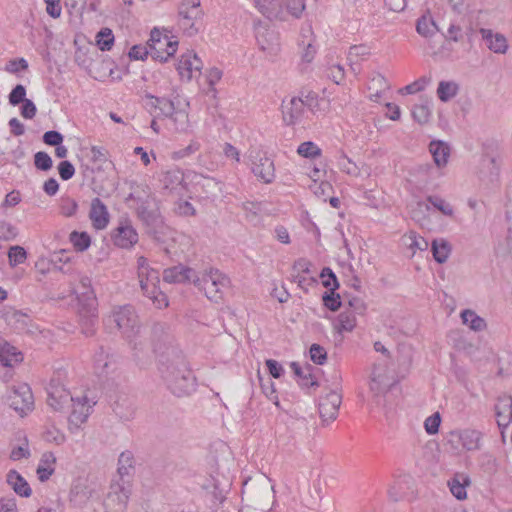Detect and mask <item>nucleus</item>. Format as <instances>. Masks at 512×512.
Segmentation results:
<instances>
[{"instance_id": "f257e3e1", "label": "nucleus", "mask_w": 512, "mask_h": 512, "mask_svg": "<svg viewBox=\"0 0 512 512\" xmlns=\"http://www.w3.org/2000/svg\"><path fill=\"white\" fill-rule=\"evenodd\" d=\"M158 369L167 388L177 397L195 390L196 378L188 368L185 357L177 348L168 346L159 355Z\"/></svg>"}, {"instance_id": "f03ea898", "label": "nucleus", "mask_w": 512, "mask_h": 512, "mask_svg": "<svg viewBox=\"0 0 512 512\" xmlns=\"http://www.w3.org/2000/svg\"><path fill=\"white\" fill-rule=\"evenodd\" d=\"M138 202L137 214L145 226L149 237L157 242H163L167 226L164 224L158 208H152L149 199L136 198Z\"/></svg>"}, {"instance_id": "7ed1b4c3", "label": "nucleus", "mask_w": 512, "mask_h": 512, "mask_svg": "<svg viewBox=\"0 0 512 512\" xmlns=\"http://www.w3.org/2000/svg\"><path fill=\"white\" fill-rule=\"evenodd\" d=\"M110 320L113 321L124 338L133 346V349L137 348V344L133 343V339L140 332V325L138 315L135 309L131 305L120 306L113 310Z\"/></svg>"}, {"instance_id": "20e7f679", "label": "nucleus", "mask_w": 512, "mask_h": 512, "mask_svg": "<svg viewBox=\"0 0 512 512\" xmlns=\"http://www.w3.org/2000/svg\"><path fill=\"white\" fill-rule=\"evenodd\" d=\"M203 12L200 0H182L178 7V25L189 37L196 35L201 28Z\"/></svg>"}, {"instance_id": "39448f33", "label": "nucleus", "mask_w": 512, "mask_h": 512, "mask_svg": "<svg viewBox=\"0 0 512 512\" xmlns=\"http://www.w3.org/2000/svg\"><path fill=\"white\" fill-rule=\"evenodd\" d=\"M229 282V279L217 269H211L209 272L203 273L201 277L197 276L193 279L194 285L203 290L206 297L215 303L222 300V289L227 287Z\"/></svg>"}, {"instance_id": "423d86ee", "label": "nucleus", "mask_w": 512, "mask_h": 512, "mask_svg": "<svg viewBox=\"0 0 512 512\" xmlns=\"http://www.w3.org/2000/svg\"><path fill=\"white\" fill-rule=\"evenodd\" d=\"M5 400L7 404L21 416L31 411L34 405L32 391L25 383L9 387L6 392Z\"/></svg>"}, {"instance_id": "0eeeda50", "label": "nucleus", "mask_w": 512, "mask_h": 512, "mask_svg": "<svg viewBox=\"0 0 512 512\" xmlns=\"http://www.w3.org/2000/svg\"><path fill=\"white\" fill-rule=\"evenodd\" d=\"M342 403V396L336 390H331L319 403V415L323 423L334 421Z\"/></svg>"}, {"instance_id": "6e6552de", "label": "nucleus", "mask_w": 512, "mask_h": 512, "mask_svg": "<svg viewBox=\"0 0 512 512\" xmlns=\"http://www.w3.org/2000/svg\"><path fill=\"white\" fill-rule=\"evenodd\" d=\"M252 159V172L256 177L261 179L264 183H271L275 178L274 162L265 154L256 152L255 155L251 154Z\"/></svg>"}, {"instance_id": "1a4fd4ad", "label": "nucleus", "mask_w": 512, "mask_h": 512, "mask_svg": "<svg viewBox=\"0 0 512 512\" xmlns=\"http://www.w3.org/2000/svg\"><path fill=\"white\" fill-rule=\"evenodd\" d=\"M116 246L124 249L133 247L138 242V233L129 220L121 221L112 234Z\"/></svg>"}, {"instance_id": "9d476101", "label": "nucleus", "mask_w": 512, "mask_h": 512, "mask_svg": "<svg viewBox=\"0 0 512 512\" xmlns=\"http://www.w3.org/2000/svg\"><path fill=\"white\" fill-rule=\"evenodd\" d=\"M47 393V403L55 411L62 412L66 408H69L75 401L68 390L61 386L54 385L53 381L50 383Z\"/></svg>"}, {"instance_id": "9b49d317", "label": "nucleus", "mask_w": 512, "mask_h": 512, "mask_svg": "<svg viewBox=\"0 0 512 512\" xmlns=\"http://www.w3.org/2000/svg\"><path fill=\"white\" fill-rule=\"evenodd\" d=\"M78 300V308L94 309L97 306V298L91 285V279L87 276L80 278L79 283L74 288Z\"/></svg>"}, {"instance_id": "f8f14e48", "label": "nucleus", "mask_w": 512, "mask_h": 512, "mask_svg": "<svg viewBox=\"0 0 512 512\" xmlns=\"http://www.w3.org/2000/svg\"><path fill=\"white\" fill-rule=\"evenodd\" d=\"M257 43L261 51L269 57H275L280 51L279 36L273 29H264L258 31L256 35Z\"/></svg>"}, {"instance_id": "ddd939ff", "label": "nucleus", "mask_w": 512, "mask_h": 512, "mask_svg": "<svg viewBox=\"0 0 512 512\" xmlns=\"http://www.w3.org/2000/svg\"><path fill=\"white\" fill-rule=\"evenodd\" d=\"M117 357L104 347H100L94 355V368L98 375H108L116 369Z\"/></svg>"}, {"instance_id": "4468645a", "label": "nucleus", "mask_w": 512, "mask_h": 512, "mask_svg": "<svg viewBox=\"0 0 512 512\" xmlns=\"http://www.w3.org/2000/svg\"><path fill=\"white\" fill-rule=\"evenodd\" d=\"M453 436H456L462 447L467 451H477L482 446V432L476 429H463L452 432Z\"/></svg>"}, {"instance_id": "2eb2a0df", "label": "nucleus", "mask_w": 512, "mask_h": 512, "mask_svg": "<svg viewBox=\"0 0 512 512\" xmlns=\"http://www.w3.org/2000/svg\"><path fill=\"white\" fill-rule=\"evenodd\" d=\"M305 102L299 97H292L282 103L283 120L287 125L295 124L302 116Z\"/></svg>"}, {"instance_id": "dca6fc26", "label": "nucleus", "mask_w": 512, "mask_h": 512, "mask_svg": "<svg viewBox=\"0 0 512 512\" xmlns=\"http://www.w3.org/2000/svg\"><path fill=\"white\" fill-rule=\"evenodd\" d=\"M197 277L196 272L182 264L167 268L163 272V279L167 283H185Z\"/></svg>"}, {"instance_id": "f3484780", "label": "nucleus", "mask_w": 512, "mask_h": 512, "mask_svg": "<svg viewBox=\"0 0 512 512\" xmlns=\"http://www.w3.org/2000/svg\"><path fill=\"white\" fill-rule=\"evenodd\" d=\"M89 218L92 221L94 228L102 230L107 227L109 223V213L106 205L100 198H94L91 202Z\"/></svg>"}, {"instance_id": "a211bd4d", "label": "nucleus", "mask_w": 512, "mask_h": 512, "mask_svg": "<svg viewBox=\"0 0 512 512\" xmlns=\"http://www.w3.org/2000/svg\"><path fill=\"white\" fill-rule=\"evenodd\" d=\"M79 324L81 332L86 337H91L96 332V326L98 322L97 306L91 310L87 308H78Z\"/></svg>"}, {"instance_id": "6ab92c4d", "label": "nucleus", "mask_w": 512, "mask_h": 512, "mask_svg": "<svg viewBox=\"0 0 512 512\" xmlns=\"http://www.w3.org/2000/svg\"><path fill=\"white\" fill-rule=\"evenodd\" d=\"M291 369L297 377V382L301 388H311L315 386H319L316 378L313 376L312 372L314 367L310 364H306L305 367H301L298 362H291Z\"/></svg>"}, {"instance_id": "aec40b11", "label": "nucleus", "mask_w": 512, "mask_h": 512, "mask_svg": "<svg viewBox=\"0 0 512 512\" xmlns=\"http://www.w3.org/2000/svg\"><path fill=\"white\" fill-rule=\"evenodd\" d=\"M113 412L119 419L130 421L135 415L134 401L127 395H119L112 405Z\"/></svg>"}, {"instance_id": "412c9836", "label": "nucleus", "mask_w": 512, "mask_h": 512, "mask_svg": "<svg viewBox=\"0 0 512 512\" xmlns=\"http://www.w3.org/2000/svg\"><path fill=\"white\" fill-rule=\"evenodd\" d=\"M480 33L487 47L494 53L504 54L508 49L507 40L504 35L493 33L490 29L481 28Z\"/></svg>"}, {"instance_id": "4be33fe9", "label": "nucleus", "mask_w": 512, "mask_h": 512, "mask_svg": "<svg viewBox=\"0 0 512 512\" xmlns=\"http://www.w3.org/2000/svg\"><path fill=\"white\" fill-rule=\"evenodd\" d=\"M7 484L20 497L28 498L32 494V489L25 478L16 470H10L6 475Z\"/></svg>"}, {"instance_id": "5701e85b", "label": "nucleus", "mask_w": 512, "mask_h": 512, "mask_svg": "<svg viewBox=\"0 0 512 512\" xmlns=\"http://www.w3.org/2000/svg\"><path fill=\"white\" fill-rule=\"evenodd\" d=\"M86 404L87 398L84 396L77 398L71 405L73 409L69 416V423L77 428L86 422L87 418L89 417L91 407L87 406Z\"/></svg>"}, {"instance_id": "b1692460", "label": "nucleus", "mask_w": 512, "mask_h": 512, "mask_svg": "<svg viewBox=\"0 0 512 512\" xmlns=\"http://www.w3.org/2000/svg\"><path fill=\"white\" fill-rule=\"evenodd\" d=\"M471 480L468 475L463 473H456L449 481L448 486L451 493L457 500H464L467 498L466 487L469 486Z\"/></svg>"}, {"instance_id": "393cba45", "label": "nucleus", "mask_w": 512, "mask_h": 512, "mask_svg": "<svg viewBox=\"0 0 512 512\" xmlns=\"http://www.w3.org/2000/svg\"><path fill=\"white\" fill-rule=\"evenodd\" d=\"M55 462H56V458L54 457L53 453L47 452L42 455V457L40 459V463L36 470L38 479L41 482L47 481L50 478V476L54 473Z\"/></svg>"}, {"instance_id": "a878e982", "label": "nucleus", "mask_w": 512, "mask_h": 512, "mask_svg": "<svg viewBox=\"0 0 512 512\" xmlns=\"http://www.w3.org/2000/svg\"><path fill=\"white\" fill-rule=\"evenodd\" d=\"M430 153L438 167L445 166L450 155V147L443 141H432L429 145Z\"/></svg>"}, {"instance_id": "bb28decb", "label": "nucleus", "mask_w": 512, "mask_h": 512, "mask_svg": "<svg viewBox=\"0 0 512 512\" xmlns=\"http://www.w3.org/2000/svg\"><path fill=\"white\" fill-rule=\"evenodd\" d=\"M431 252L437 263H445L451 253V245L445 239H434L431 243Z\"/></svg>"}, {"instance_id": "cd10ccee", "label": "nucleus", "mask_w": 512, "mask_h": 512, "mask_svg": "<svg viewBox=\"0 0 512 512\" xmlns=\"http://www.w3.org/2000/svg\"><path fill=\"white\" fill-rule=\"evenodd\" d=\"M355 326L356 317L348 310L341 312L334 323V327L339 333L351 332Z\"/></svg>"}, {"instance_id": "c85d7f7f", "label": "nucleus", "mask_w": 512, "mask_h": 512, "mask_svg": "<svg viewBox=\"0 0 512 512\" xmlns=\"http://www.w3.org/2000/svg\"><path fill=\"white\" fill-rule=\"evenodd\" d=\"M461 319L463 324L468 325L474 331H482L486 328V322L483 318L478 316L473 310L466 309L461 312Z\"/></svg>"}, {"instance_id": "c756f323", "label": "nucleus", "mask_w": 512, "mask_h": 512, "mask_svg": "<svg viewBox=\"0 0 512 512\" xmlns=\"http://www.w3.org/2000/svg\"><path fill=\"white\" fill-rule=\"evenodd\" d=\"M253 2L258 11L269 19L276 17L279 12L278 0H253Z\"/></svg>"}, {"instance_id": "7c9ffc66", "label": "nucleus", "mask_w": 512, "mask_h": 512, "mask_svg": "<svg viewBox=\"0 0 512 512\" xmlns=\"http://www.w3.org/2000/svg\"><path fill=\"white\" fill-rule=\"evenodd\" d=\"M147 98L154 100L152 106L160 110V113L167 118H170L175 113V106L172 100L165 97H156L151 94L146 95Z\"/></svg>"}, {"instance_id": "2f4dec72", "label": "nucleus", "mask_w": 512, "mask_h": 512, "mask_svg": "<svg viewBox=\"0 0 512 512\" xmlns=\"http://www.w3.org/2000/svg\"><path fill=\"white\" fill-rule=\"evenodd\" d=\"M431 102L428 100H421L419 104H415L412 109V116L419 124H426L431 116L430 110Z\"/></svg>"}, {"instance_id": "473e14b6", "label": "nucleus", "mask_w": 512, "mask_h": 512, "mask_svg": "<svg viewBox=\"0 0 512 512\" xmlns=\"http://www.w3.org/2000/svg\"><path fill=\"white\" fill-rule=\"evenodd\" d=\"M458 85L452 81H441L437 88V96L442 102H448L456 96Z\"/></svg>"}, {"instance_id": "72a5a7b5", "label": "nucleus", "mask_w": 512, "mask_h": 512, "mask_svg": "<svg viewBox=\"0 0 512 512\" xmlns=\"http://www.w3.org/2000/svg\"><path fill=\"white\" fill-rule=\"evenodd\" d=\"M97 46L102 51H110L114 44V35L111 29L101 28L96 35Z\"/></svg>"}, {"instance_id": "f704fd0d", "label": "nucleus", "mask_w": 512, "mask_h": 512, "mask_svg": "<svg viewBox=\"0 0 512 512\" xmlns=\"http://www.w3.org/2000/svg\"><path fill=\"white\" fill-rule=\"evenodd\" d=\"M191 58L192 54L186 53L181 56L178 62L177 71L182 80L190 81L193 78Z\"/></svg>"}, {"instance_id": "c9c22d12", "label": "nucleus", "mask_w": 512, "mask_h": 512, "mask_svg": "<svg viewBox=\"0 0 512 512\" xmlns=\"http://www.w3.org/2000/svg\"><path fill=\"white\" fill-rule=\"evenodd\" d=\"M480 178L484 177V169L489 170V181L494 182L497 179L499 173V167L496 159L492 156H485L481 160Z\"/></svg>"}, {"instance_id": "e433bc0d", "label": "nucleus", "mask_w": 512, "mask_h": 512, "mask_svg": "<svg viewBox=\"0 0 512 512\" xmlns=\"http://www.w3.org/2000/svg\"><path fill=\"white\" fill-rule=\"evenodd\" d=\"M70 241L79 252L87 250L91 244V238L87 232H71Z\"/></svg>"}, {"instance_id": "4c0bfd02", "label": "nucleus", "mask_w": 512, "mask_h": 512, "mask_svg": "<svg viewBox=\"0 0 512 512\" xmlns=\"http://www.w3.org/2000/svg\"><path fill=\"white\" fill-rule=\"evenodd\" d=\"M297 153L304 158L314 159L320 157L322 151L314 142L306 141L298 146Z\"/></svg>"}, {"instance_id": "58836bf2", "label": "nucleus", "mask_w": 512, "mask_h": 512, "mask_svg": "<svg viewBox=\"0 0 512 512\" xmlns=\"http://www.w3.org/2000/svg\"><path fill=\"white\" fill-rule=\"evenodd\" d=\"M319 277L322 279L323 286L330 291H336L340 286L336 274L330 267H324L321 270Z\"/></svg>"}, {"instance_id": "ea45409f", "label": "nucleus", "mask_w": 512, "mask_h": 512, "mask_svg": "<svg viewBox=\"0 0 512 512\" xmlns=\"http://www.w3.org/2000/svg\"><path fill=\"white\" fill-rule=\"evenodd\" d=\"M134 456L131 451H124L120 454L118 459V473L121 477L129 475L130 470L133 469Z\"/></svg>"}, {"instance_id": "a19ab883", "label": "nucleus", "mask_w": 512, "mask_h": 512, "mask_svg": "<svg viewBox=\"0 0 512 512\" xmlns=\"http://www.w3.org/2000/svg\"><path fill=\"white\" fill-rule=\"evenodd\" d=\"M9 264L11 267H15L24 263L27 259L26 250L19 245L10 247L8 251Z\"/></svg>"}, {"instance_id": "79ce46f5", "label": "nucleus", "mask_w": 512, "mask_h": 512, "mask_svg": "<svg viewBox=\"0 0 512 512\" xmlns=\"http://www.w3.org/2000/svg\"><path fill=\"white\" fill-rule=\"evenodd\" d=\"M427 201L438 211L446 216H452L454 213L453 207L447 203L442 197L437 195H430Z\"/></svg>"}, {"instance_id": "37998d69", "label": "nucleus", "mask_w": 512, "mask_h": 512, "mask_svg": "<svg viewBox=\"0 0 512 512\" xmlns=\"http://www.w3.org/2000/svg\"><path fill=\"white\" fill-rule=\"evenodd\" d=\"M432 25H434V20L431 17L422 15L417 20L416 30L423 37H431L434 35V29L431 28Z\"/></svg>"}, {"instance_id": "c03bdc74", "label": "nucleus", "mask_w": 512, "mask_h": 512, "mask_svg": "<svg viewBox=\"0 0 512 512\" xmlns=\"http://www.w3.org/2000/svg\"><path fill=\"white\" fill-rule=\"evenodd\" d=\"M322 301L324 306L329 309L330 311H337L342 305L341 297L338 293L335 291H326L322 295Z\"/></svg>"}, {"instance_id": "a18cd8bd", "label": "nucleus", "mask_w": 512, "mask_h": 512, "mask_svg": "<svg viewBox=\"0 0 512 512\" xmlns=\"http://www.w3.org/2000/svg\"><path fill=\"white\" fill-rule=\"evenodd\" d=\"M287 12L294 18L299 19L305 10V0H283Z\"/></svg>"}, {"instance_id": "49530a36", "label": "nucleus", "mask_w": 512, "mask_h": 512, "mask_svg": "<svg viewBox=\"0 0 512 512\" xmlns=\"http://www.w3.org/2000/svg\"><path fill=\"white\" fill-rule=\"evenodd\" d=\"M310 359L317 365H323L327 360V351L319 344H312L309 349Z\"/></svg>"}, {"instance_id": "de8ad7c7", "label": "nucleus", "mask_w": 512, "mask_h": 512, "mask_svg": "<svg viewBox=\"0 0 512 512\" xmlns=\"http://www.w3.org/2000/svg\"><path fill=\"white\" fill-rule=\"evenodd\" d=\"M34 165L38 170L48 171L53 166L50 155L44 151H39L34 155Z\"/></svg>"}, {"instance_id": "09e8293b", "label": "nucleus", "mask_w": 512, "mask_h": 512, "mask_svg": "<svg viewBox=\"0 0 512 512\" xmlns=\"http://www.w3.org/2000/svg\"><path fill=\"white\" fill-rule=\"evenodd\" d=\"M9 103L12 106H17L26 100V88L22 84H17L12 91L10 92L9 96Z\"/></svg>"}, {"instance_id": "8fccbe9b", "label": "nucleus", "mask_w": 512, "mask_h": 512, "mask_svg": "<svg viewBox=\"0 0 512 512\" xmlns=\"http://www.w3.org/2000/svg\"><path fill=\"white\" fill-rule=\"evenodd\" d=\"M370 55V48L367 45L360 44V45H353L349 48L348 52V60L352 62L354 59L358 58H364L366 56ZM351 68H353V63H351Z\"/></svg>"}, {"instance_id": "3c124183", "label": "nucleus", "mask_w": 512, "mask_h": 512, "mask_svg": "<svg viewBox=\"0 0 512 512\" xmlns=\"http://www.w3.org/2000/svg\"><path fill=\"white\" fill-rule=\"evenodd\" d=\"M77 208H78V204L74 199H72L70 197H65V198L61 199L60 212L64 216L71 217V216L75 215Z\"/></svg>"}, {"instance_id": "603ef678", "label": "nucleus", "mask_w": 512, "mask_h": 512, "mask_svg": "<svg viewBox=\"0 0 512 512\" xmlns=\"http://www.w3.org/2000/svg\"><path fill=\"white\" fill-rule=\"evenodd\" d=\"M441 424V417L438 412L432 414L431 416L427 417L424 422V427L426 432L429 435H434L439 431V427Z\"/></svg>"}, {"instance_id": "864d4df0", "label": "nucleus", "mask_w": 512, "mask_h": 512, "mask_svg": "<svg viewBox=\"0 0 512 512\" xmlns=\"http://www.w3.org/2000/svg\"><path fill=\"white\" fill-rule=\"evenodd\" d=\"M430 82L429 78L421 77L418 80L414 81L411 84L406 85L401 89V92L404 94H414L424 90L427 84Z\"/></svg>"}, {"instance_id": "5fc2aeb1", "label": "nucleus", "mask_w": 512, "mask_h": 512, "mask_svg": "<svg viewBox=\"0 0 512 512\" xmlns=\"http://www.w3.org/2000/svg\"><path fill=\"white\" fill-rule=\"evenodd\" d=\"M17 234L18 231L15 226L5 221L0 222V239L5 241L13 240Z\"/></svg>"}, {"instance_id": "6e6d98bb", "label": "nucleus", "mask_w": 512, "mask_h": 512, "mask_svg": "<svg viewBox=\"0 0 512 512\" xmlns=\"http://www.w3.org/2000/svg\"><path fill=\"white\" fill-rule=\"evenodd\" d=\"M222 71L216 67L211 68L206 76L209 85V92L212 93L213 97H216L217 90L214 87L215 84L221 79Z\"/></svg>"}, {"instance_id": "4d7b16f0", "label": "nucleus", "mask_w": 512, "mask_h": 512, "mask_svg": "<svg viewBox=\"0 0 512 512\" xmlns=\"http://www.w3.org/2000/svg\"><path fill=\"white\" fill-rule=\"evenodd\" d=\"M150 55L154 60H158L160 62H166L168 60V56L166 55V47L164 45V40L162 44H149Z\"/></svg>"}, {"instance_id": "13d9d810", "label": "nucleus", "mask_w": 512, "mask_h": 512, "mask_svg": "<svg viewBox=\"0 0 512 512\" xmlns=\"http://www.w3.org/2000/svg\"><path fill=\"white\" fill-rule=\"evenodd\" d=\"M58 172L60 178L64 181L70 180L75 174L73 164L68 160H63L58 165Z\"/></svg>"}, {"instance_id": "bf43d9fd", "label": "nucleus", "mask_w": 512, "mask_h": 512, "mask_svg": "<svg viewBox=\"0 0 512 512\" xmlns=\"http://www.w3.org/2000/svg\"><path fill=\"white\" fill-rule=\"evenodd\" d=\"M43 142L49 146L60 145L63 142V135L56 130L47 131L43 135Z\"/></svg>"}, {"instance_id": "052dcab7", "label": "nucleus", "mask_w": 512, "mask_h": 512, "mask_svg": "<svg viewBox=\"0 0 512 512\" xmlns=\"http://www.w3.org/2000/svg\"><path fill=\"white\" fill-rule=\"evenodd\" d=\"M6 71L16 74L20 72L21 70H27L28 69V62L24 58H16L13 60H10L6 65Z\"/></svg>"}, {"instance_id": "680f3d73", "label": "nucleus", "mask_w": 512, "mask_h": 512, "mask_svg": "<svg viewBox=\"0 0 512 512\" xmlns=\"http://www.w3.org/2000/svg\"><path fill=\"white\" fill-rule=\"evenodd\" d=\"M150 54L149 47L134 45L129 51V57L134 60H145Z\"/></svg>"}, {"instance_id": "e2e57ef3", "label": "nucleus", "mask_w": 512, "mask_h": 512, "mask_svg": "<svg viewBox=\"0 0 512 512\" xmlns=\"http://www.w3.org/2000/svg\"><path fill=\"white\" fill-rule=\"evenodd\" d=\"M20 107V113L22 117L25 119H32L35 117L37 113V108L34 102L30 99L26 100L25 102L21 103Z\"/></svg>"}, {"instance_id": "0e129e2a", "label": "nucleus", "mask_w": 512, "mask_h": 512, "mask_svg": "<svg viewBox=\"0 0 512 512\" xmlns=\"http://www.w3.org/2000/svg\"><path fill=\"white\" fill-rule=\"evenodd\" d=\"M265 365L273 378H280L284 374L283 366L274 359L266 360Z\"/></svg>"}, {"instance_id": "69168bd1", "label": "nucleus", "mask_w": 512, "mask_h": 512, "mask_svg": "<svg viewBox=\"0 0 512 512\" xmlns=\"http://www.w3.org/2000/svg\"><path fill=\"white\" fill-rule=\"evenodd\" d=\"M114 493L119 494L118 498L120 501H127L131 494V489L129 483L123 482L122 484L112 485L111 487Z\"/></svg>"}, {"instance_id": "338daca9", "label": "nucleus", "mask_w": 512, "mask_h": 512, "mask_svg": "<svg viewBox=\"0 0 512 512\" xmlns=\"http://www.w3.org/2000/svg\"><path fill=\"white\" fill-rule=\"evenodd\" d=\"M327 77L334 83L340 84L344 79V68L341 65H334L327 70Z\"/></svg>"}, {"instance_id": "774afa93", "label": "nucleus", "mask_w": 512, "mask_h": 512, "mask_svg": "<svg viewBox=\"0 0 512 512\" xmlns=\"http://www.w3.org/2000/svg\"><path fill=\"white\" fill-rule=\"evenodd\" d=\"M91 160L93 162H101L104 163L108 160V151L99 146L91 147Z\"/></svg>"}]
</instances>
